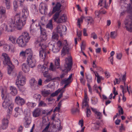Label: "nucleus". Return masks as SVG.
<instances>
[{
  "label": "nucleus",
  "mask_w": 132,
  "mask_h": 132,
  "mask_svg": "<svg viewBox=\"0 0 132 132\" xmlns=\"http://www.w3.org/2000/svg\"><path fill=\"white\" fill-rule=\"evenodd\" d=\"M49 69L50 70L53 71H55V69L54 67L53 64L52 63H51Z\"/></svg>",
  "instance_id": "a18cd8bd"
},
{
  "label": "nucleus",
  "mask_w": 132,
  "mask_h": 132,
  "mask_svg": "<svg viewBox=\"0 0 132 132\" xmlns=\"http://www.w3.org/2000/svg\"><path fill=\"white\" fill-rule=\"evenodd\" d=\"M61 4L59 2H57L53 8L52 11L49 13V15H51L55 13L53 16V19L54 21H57L59 18L60 13L61 12L60 10Z\"/></svg>",
  "instance_id": "423d86ee"
},
{
  "label": "nucleus",
  "mask_w": 132,
  "mask_h": 132,
  "mask_svg": "<svg viewBox=\"0 0 132 132\" xmlns=\"http://www.w3.org/2000/svg\"><path fill=\"white\" fill-rule=\"evenodd\" d=\"M86 78L87 79V85L88 84H90L92 81V77L91 76L88 75L86 76Z\"/></svg>",
  "instance_id": "4c0bfd02"
},
{
  "label": "nucleus",
  "mask_w": 132,
  "mask_h": 132,
  "mask_svg": "<svg viewBox=\"0 0 132 132\" xmlns=\"http://www.w3.org/2000/svg\"><path fill=\"white\" fill-rule=\"evenodd\" d=\"M14 10L16 11L18 7L17 0H14L13 3Z\"/></svg>",
  "instance_id": "72a5a7b5"
},
{
  "label": "nucleus",
  "mask_w": 132,
  "mask_h": 132,
  "mask_svg": "<svg viewBox=\"0 0 132 132\" xmlns=\"http://www.w3.org/2000/svg\"><path fill=\"white\" fill-rule=\"evenodd\" d=\"M119 115H122L123 114V111L122 108H121L118 110Z\"/></svg>",
  "instance_id": "338daca9"
},
{
  "label": "nucleus",
  "mask_w": 132,
  "mask_h": 132,
  "mask_svg": "<svg viewBox=\"0 0 132 132\" xmlns=\"http://www.w3.org/2000/svg\"><path fill=\"white\" fill-rule=\"evenodd\" d=\"M85 44L84 42H82V44L81 45V50H84L85 49Z\"/></svg>",
  "instance_id": "6e6d98bb"
},
{
  "label": "nucleus",
  "mask_w": 132,
  "mask_h": 132,
  "mask_svg": "<svg viewBox=\"0 0 132 132\" xmlns=\"http://www.w3.org/2000/svg\"><path fill=\"white\" fill-rule=\"evenodd\" d=\"M6 17L5 7L2 6H0V19H4Z\"/></svg>",
  "instance_id": "dca6fc26"
},
{
  "label": "nucleus",
  "mask_w": 132,
  "mask_h": 132,
  "mask_svg": "<svg viewBox=\"0 0 132 132\" xmlns=\"http://www.w3.org/2000/svg\"><path fill=\"white\" fill-rule=\"evenodd\" d=\"M109 60L110 61L112 64H113V56H110L109 58Z\"/></svg>",
  "instance_id": "69168bd1"
},
{
  "label": "nucleus",
  "mask_w": 132,
  "mask_h": 132,
  "mask_svg": "<svg viewBox=\"0 0 132 132\" xmlns=\"http://www.w3.org/2000/svg\"><path fill=\"white\" fill-rule=\"evenodd\" d=\"M9 22V26H7L5 24H3L2 25L0 28H2L3 31L4 30L5 32H12L15 28L16 26L17 29L20 30L22 29H19L18 28L17 25L13 20V18L11 19Z\"/></svg>",
  "instance_id": "20e7f679"
},
{
  "label": "nucleus",
  "mask_w": 132,
  "mask_h": 132,
  "mask_svg": "<svg viewBox=\"0 0 132 132\" xmlns=\"http://www.w3.org/2000/svg\"><path fill=\"white\" fill-rule=\"evenodd\" d=\"M34 97L37 101H39L40 100L41 96L40 94H36L34 95Z\"/></svg>",
  "instance_id": "e433bc0d"
},
{
  "label": "nucleus",
  "mask_w": 132,
  "mask_h": 132,
  "mask_svg": "<svg viewBox=\"0 0 132 132\" xmlns=\"http://www.w3.org/2000/svg\"><path fill=\"white\" fill-rule=\"evenodd\" d=\"M66 19L65 16L64 14H63V15L61 16L58 19L57 22L58 23H62L66 21Z\"/></svg>",
  "instance_id": "a878e982"
},
{
  "label": "nucleus",
  "mask_w": 132,
  "mask_h": 132,
  "mask_svg": "<svg viewBox=\"0 0 132 132\" xmlns=\"http://www.w3.org/2000/svg\"><path fill=\"white\" fill-rule=\"evenodd\" d=\"M51 93L50 91L49 90H44L41 92V94L43 96L46 97L48 96Z\"/></svg>",
  "instance_id": "bb28decb"
},
{
  "label": "nucleus",
  "mask_w": 132,
  "mask_h": 132,
  "mask_svg": "<svg viewBox=\"0 0 132 132\" xmlns=\"http://www.w3.org/2000/svg\"><path fill=\"white\" fill-rule=\"evenodd\" d=\"M96 73L97 74V75H95V76L97 78V81L98 83H100L101 81V79L100 76H99L98 74L97 73Z\"/></svg>",
  "instance_id": "13d9d810"
},
{
  "label": "nucleus",
  "mask_w": 132,
  "mask_h": 132,
  "mask_svg": "<svg viewBox=\"0 0 132 132\" xmlns=\"http://www.w3.org/2000/svg\"><path fill=\"white\" fill-rule=\"evenodd\" d=\"M83 77H81L80 79L81 83L84 85H85V80L83 79Z\"/></svg>",
  "instance_id": "5fc2aeb1"
},
{
  "label": "nucleus",
  "mask_w": 132,
  "mask_h": 132,
  "mask_svg": "<svg viewBox=\"0 0 132 132\" xmlns=\"http://www.w3.org/2000/svg\"><path fill=\"white\" fill-rule=\"evenodd\" d=\"M42 109L39 108L35 109L32 112L33 116L34 117H39L42 114Z\"/></svg>",
  "instance_id": "6ab92c4d"
},
{
  "label": "nucleus",
  "mask_w": 132,
  "mask_h": 132,
  "mask_svg": "<svg viewBox=\"0 0 132 132\" xmlns=\"http://www.w3.org/2000/svg\"><path fill=\"white\" fill-rule=\"evenodd\" d=\"M3 63L4 65H8L9 68L8 69V74H10L14 68L13 66L12 65V63L10 61V58L8 54L6 53H3L2 54Z\"/></svg>",
  "instance_id": "0eeeda50"
},
{
  "label": "nucleus",
  "mask_w": 132,
  "mask_h": 132,
  "mask_svg": "<svg viewBox=\"0 0 132 132\" xmlns=\"http://www.w3.org/2000/svg\"><path fill=\"white\" fill-rule=\"evenodd\" d=\"M13 107H12L11 108H9L7 110V115L6 117L8 118H10V116L11 115Z\"/></svg>",
  "instance_id": "c85d7f7f"
},
{
  "label": "nucleus",
  "mask_w": 132,
  "mask_h": 132,
  "mask_svg": "<svg viewBox=\"0 0 132 132\" xmlns=\"http://www.w3.org/2000/svg\"><path fill=\"white\" fill-rule=\"evenodd\" d=\"M4 48L6 51H9L10 49V46L6 44H4Z\"/></svg>",
  "instance_id": "a19ab883"
},
{
  "label": "nucleus",
  "mask_w": 132,
  "mask_h": 132,
  "mask_svg": "<svg viewBox=\"0 0 132 132\" xmlns=\"http://www.w3.org/2000/svg\"><path fill=\"white\" fill-rule=\"evenodd\" d=\"M55 79V78L52 79V77H51V78H47V79L45 80L44 81V82L45 83H47L52 80H54Z\"/></svg>",
  "instance_id": "3c124183"
},
{
  "label": "nucleus",
  "mask_w": 132,
  "mask_h": 132,
  "mask_svg": "<svg viewBox=\"0 0 132 132\" xmlns=\"http://www.w3.org/2000/svg\"><path fill=\"white\" fill-rule=\"evenodd\" d=\"M84 18V16H82L80 19H78V24L79 26V27L80 26V21H82L83 19Z\"/></svg>",
  "instance_id": "8fccbe9b"
},
{
  "label": "nucleus",
  "mask_w": 132,
  "mask_h": 132,
  "mask_svg": "<svg viewBox=\"0 0 132 132\" xmlns=\"http://www.w3.org/2000/svg\"><path fill=\"white\" fill-rule=\"evenodd\" d=\"M119 80H118V79H117L116 78H115L116 82L115 81H114V85L115 84H119L120 83V81L121 80V79L120 77H119Z\"/></svg>",
  "instance_id": "052dcab7"
},
{
  "label": "nucleus",
  "mask_w": 132,
  "mask_h": 132,
  "mask_svg": "<svg viewBox=\"0 0 132 132\" xmlns=\"http://www.w3.org/2000/svg\"><path fill=\"white\" fill-rule=\"evenodd\" d=\"M50 125V122H49V123L46 126V127L43 130L42 132H45L46 131H47L48 128L49 127Z\"/></svg>",
  "instance_id": "de8ad7c7"
},
{
  "label": "nucleus",
  "mask_w": 132,
  "mask_h": 132,
  "mask_svg": "<svg viewBox=\"0 0 132 132\" xmlns=\"http://www.w3.org/2000/svg\"><path fill=\"white\" fill-rule=\"evenodd\" d=\"M132 4V0H130ZM127 12L130 14L129 17L130 20L128 22L125 23V28L128 31L132 32V5L130 4H127L126 7Z\"/></svg>",
  "instance_id": "39448f33"
},
{
  "label": "nucleus",
  "mask_w": 132,
  "mask_h": 132,
  "mask_svg": "<svg viewBox=\"0 0 132 132\" xmlns=\"http://www.w3.org/2000/svg\"><path fill=\"white\" fill-rule=\"evenodd\" d=\"M24 119L25 121L24 123V125L25 127L28 128L31 122V119L29 117H26Z\"/></svg>",
  "instance_id": "4be33fe9"
},
{
  "label": "nucleus",
  "mask_w": 132,
  "mask_h": 132,
  "mask_svg": "<svg viewBox=\"0 0 132 132\" xmlns=\"http://www.w3.org/2000/svg\"><path fill=\"white\" fill-rule=\"evenodd\" d=\"M69 48L68 44L64 46L61 51V55L62 56H65L66 54H68Z\"/></svg>",
  "instance_id": "a211bd4d"
},
{
  "label": "nucleus",
  "mask_w": 132,
  "mask_h": 132,
  "mask_svg": "<svg viewBox=\"0 0 132 132\" xmlns=\"http://www.w3.org/2000/svg\"><path fill=\"white\" fill-rule=\"evenodd\" d=\"M47 10V5L45 4L42 3L39 5V11L42 14H45Z\"/></svg>",
  "instance_id": "4468645a"
},
{
  "label": "nucleus",
  "mask_w": 132,
  "mask_h": 132,
  "mask_svg": "<svg viewBox=\"0 0 132 132\" xmlns=\"http://www.w3.org/2000/svg\"><path fill=\"white\" fill-rule=\"evenodd\" d=\"M60 60L59 58L56 59L55 61V67L57 69L60 68Z\"/></svg>",
  "instance_id": "c756f323"
},
{
  "label": "nucleus",
  "mask_w": 132,
  "mask_h": 132,
  "mask_svg": "<svg viewBox=\"0 0 132 132\" xmlns=\"http://www.w3.org/2000/svg\"><path fill=\"white\" fill-rule=\"evenodd\" d=\"M22 70L25 73L28 72L30 69L29 68L26 63L22 64L21 65Z\"/></svg>",
  "instance_id": "393cba45"
},
{
  "label": "nucleus",
  "mask_w": 132,
  "mask_h": 132,
  "mask_svg": "<svg viewBox=\"0 0 132 132\" xmlns=\"http://www.w3.org/2000/svg\"><path fill=\"white\" fill-rule=\"evenodd\" d=\"M65 62L64 64V67L66 69L62 70V71L67 73V70L69 69L70 70L71 69L72 64V59L71 58H66L65 59Z\"/></svg>",
  "instance_id": "f8f14e48"
},
{
  "label": "nucleus",
  "mask_w": 132,
  "mask_h": 132,
  "mask_svg": "<svg viewBox=\"0 0 132 132\" xmlns=\"http://www.w3.org/2000/svg\"><path fill=\"white\" fill-rule=\"evenodd\" d=\"M15 102L19 105L22 106L25 104L26 100L19 96H18L15 97Z\"/></svg>",
  "instance_id": "ddd939ff"
},
{
  "label": "nucleus",
  "mask_w": 132,
  "mask_h": 132,
  "mask_svg": "<svg viewBox=\"0 0 132 132\" xmlns=\"http://www.w3.org/2000/svg\"><path fill=\"white\" fill-rule=\"evenodd\" d=\"M48 47L49 48L50 50H52V51L54 53H56L58 52L60 50L59 48L56 47H55V46L54 45H52L51 44H49L48 45Z\"/></svg>",
  "instance_id": "412c9836"
},
{
  "label": "nucleus",
  "mask_w": 132,
  "mask_h": 132,
  "mask_svg": "<svg viewBox=\"0 0 132 132\" xmlns=\"http://www.w3.org/2000/svg\"><path fill=\"white\" fill-rule=\"evenodd\" d=\"M58 37V36L57 34L53 33L52 36V38L54 40H57Z\"/></svg>",
  "instance_id": "37998d69"
},
{
  "label": "nucleus",
  "mask_w": 132,
  "mask_h": 132,
  "mask_svg": "<svg viewBox=\"0 0 132 132\" xmlns=\"http://www.w3.org/2000/svg\"><path fill=\"white\" fill-rule=\"evenodd\" d=\"M89 101V99L87 96V94L86 93H85L84 98L83 99L82 102V108H84L85 107H87L86 114L87 116V117H89L91 114L90 109L88 108L89 105L88 104V102Z\"/></svg>",
  "instance_id": "9b49d317"
},
{
  "label": "nucleus",
  "mask_w": 132,
  "mask_h": 132,
  "mask_svg": "<svg viewBox=\"0 0 132 132\" xmlns=\"http://www.w3.org/2000/svg\"><path fill=\"white\" fill-rule=\"evenodd\" d=\"M72 74H71L68 78L67 79H65L63 80V81L65 84H67L68 85L69 83L71 82V79L72 78Z\"/></svg>",
  "instance_id": "cd10ccee"
},
{
  "label": "nucleus",
  "mask_w": 132,
  "mask_h": 132,
  "mask_svg": "<svg viewBox=\"0 0 132 132\" xmlns=\"http://www.w3.org/2000/svg\"><path fill=\"white\" fill-rule=\"evenodd\" d=\"M30 83L31 86L35 87L37 84V81L35 79H32L30 80Z\"/></svg>",
  "instance_id": "f704fd0d"
},
{
  "label": "nucleus",
  "mask_w": 132,
  "mask_h": 132,
  "mask_svg": "<svg viewBox=\"0 0 132 132\" xmlns=\"http://www.w3.org/2000/svg\"><path fill=\"white\" fill-rule=\"evenodd\" d=\"M56 47L59 48L60 49V47L62 45V43L59 40L57 43Z\"/></svg>",
  "instance_id": "bf43d9fd"
},
{
  "label": "nucleus",
  "mask_w": 132,
  "mask_h": 132,
  "mask_svg": "<svg viewBox=\"0 0 132 132\" xmlns=\"http://www.w3.org/2000/svg\"><path fill=\"white\" fill-rule=\"evenodd\" d=\"M29 12L27 8H24L22 10L21 16L20 17L18 14H17L13 18V20L18 25L19 29H22L26 23Z\"/></svg>",
  "instance_id": "f257e3e1"
},
{
  "label": "nucleus",
  "mask_w": 132,
  "mask_h": 132,
  "mask_svg": "<svg viewBox=\"0 0 132 132\" xmlns=\"http://www.w3.org/2000/svg\"><path fill=\"white\" fill-rule=\"evenodd\" d=\"M30 38L28 33L26 32H22L21 35L17 39L13 36L9 37V39L13 44L17 43L20 47H23L28 43Z\"/></svg>",
  "instance_id": "f03ea898"
},
{
  "label": "nucleus",
  "mask_w": 132,
  "mask_h": 132,
  "mask_svg": "<svg viewBox=\"0 0 132 132\" xmlns=\"http://www.w3.org/2000/svg\"><path fill=\"white\" fill-rule=\"evenodd\" d=\"M102 9H101L99 11V13H98V14H105L106 13V11L103 9V10H101Z\"/></svg>",
  "instance_id": "603ef678"
},
{
  "label": "nucleus",
  "mask_w": 132,
  "mask_h": 132,
  "mask_svg": "<svg viewBox=\"0 0 132 132\" xmlns=\"http://www.w3.org/2000/svg\"><path fill=\"white\" fill-rule=\"evenodd\" d=\"M39 28L41 31V35L40 39L41 42L45 41L47 38V35L44 30H42V28L40 25H39Z\"/></svg>",
  "instance_id": "f3484780"
},
{
  "label": "nucleus",
  "mask_w": 132,
  "mask_h": 132,
  "mask_svg": "<svg viewBox=\"0 0 132 132\" xmlns=\"http://www.w3.org/2000/svg\"><path fill=\"white\" fill-rule=\"evenodd\" d=\"M38 68L43 73H48V69L46 66L43 65H39L38 66Z\"/></svg>",
  "instance_id": "aec40b11"
},
{
  "label": "nucleus",
  "mask_w": 132,
  "mask_h": 132,
  "mask_svg": "<svg viewBox=\"0 0 132 132\" xmlns=\"http://www.w3.org/2000/svg\"><path fill=\"white\" fill-rule=\"evenodd\" d=\"M25 78L23 75L22 72H20L17 76L15 82L16 85L20 90H22V89L20 88V86L24 85L25 84Z\"/></svg>",
  "instance_id": "9d476101"
},
{
  "label": "nucleus",
  "mask_w": 132,
  "mask_h": 132,
  "mask_svg": "<svg viewBox=\"0 0 132 132\" xmlns=\"http://www.w3.org/2000/svg\"><path fill=\"white\" fill-rule=\"evenodd\" d=\"M117 36L116 33L115 31L111 32L110 37L113 39H115Z\"/></svg>",
  "instance_id": "ea45409f"
},
{
  "label": "nucleus",
  "mask_w": 132,
  "mask_h": 132,
  "mask_svg": "<svg viewBox=\"0 0 132 132\" xmlns=\"http://www.w3.org/2000/svg\"><path fill=\"white\" fill-rule=\"evenodd\" d=\"M46 27L51 30L53 29V26L52 23V20H50L49 21V22L46 25Z\"/></svg>",
  "instance_id": "c9c22d12"
},
{
  "label": "nucleus",
  "mask_w": 132,
  "mask_h": 132,
  "mask_svg": "<svg viewBox=\"0 0 132 132\" xmlns=\"http://www.w3.org/2000/svg\"><path fill=\"white\" fill-rule=\"evenodd\" d=\"M46 106V104L43 101H41L39 102L38 106Z\"/></svg>",
  "instance_id": "c03bdc74"
},
{
  "label": "nucleus",
  "mask_w": 132,
  "mask_h": 132,
  "mask_svg": "<svg viewBox=\"0 0 132 132\" xmlns=\"http://www.w3.org/2000/svg\"><path fill=\"white\" fill-rule=\"evenodd\" d=\"M122 56V54L121 53L117 54L116 57L118 59L120 60Z\"/></svg>",
  "instance_id": "0e129e2a"
},
{
  "label": "nucleus",
  "mask_w": 132,
  "mask_h": 132,
  "mask_svg": "<svg viewBox=\"0 0 132 132\" xmlns=\"http://www.w3.org/2000/svg\"><path fill=\"white\" fill-rule=\"evenodd\" d=\"M10 118H8L7 117L4 118L2 120V125L1 128L3 129H7L9 123V120Z\"/></svg>",
  "instance_id": "2eb2a0df"
},
{
  "label": "nucleus",
  "mask_w": 132,
  "mask_h": 132,
  "mask_svg": "<svg viewBox=\"0 0 132 132\" xmlns=\"http://www.w3.org/2000/svg\"><path fill=\"white\" fill-rule=\"evenodd\" d=\"M14 110L16 113L14 115V116L16 117L18 115H20L23 113V111L22 108H20L19 107H17L15 108Z\"/></svg>",
  "instance_id": "5701e85b"
},
{
  "label": "nucleus",
  "mask_w": 132,
  "mask_h": 132,
  "mask_svg": "<svg viewBox=\"0 0 132 132\" xmlns=\"http://www.w3.org/2000/svg\"><path fill=\"white\" fill-rule=\"evenodd\" d=\"M91 37H92L94 39H96L97 38V35L95 32H93L91 34Z\"/></svg>",
  "instance_id": "4d7b16f0"
},
{
  "label": "nucleus",
  "mask_w": 132,
  "mask_h": 132,
  "mask_svg": "<svg viewBox=\"0 0 132 132\" xmlns=\"http://www.w3.org/2000/svg\"><path fill=\"white\" fill-rule=\"evenodd\" d=\"M48 73H46L43 74V75L44 77L47 78H49L51 77L50 75L49 74H48Z\"/></svg>",
  "instance_id": "680f3d73"
},
{
  "label": "nucleus",
  "mask_w": 132,
  "mask_h": 132,
  "mask_svg": "<svg viewBox=\"0 0 132 132\" xmlns=\"http://www.w3.org/2000/svg\"><path fill=\"white\" fill-rule=\"evenodd\" d=\"M26 55L27 56V63L29 68H33L36 65V61L33 56V52L31 49H27L25 51Z\"/></svg>",
  "instance_id": "7ed1b4c3"
},
{
  "label": "nucleus",
  "mask_w": 132,
  "mask_h": 132,
  "mask_svg": "<svg viewBox=\"0 0 132 132\" xmlns=\"http://www.w3.org/2000/svg\"><path fill=\"white\" fill-rule=\"evenodd\" d=\"M95 114H96V118L98 119H101L102 117V115L101 113L98 112L97 111L96 112Z\"/></svg>",
  "instance_id": "58836bf2"
},
{
  "label": "nucleus",
  "mask_w": 132,
  "mask_h": 132,
  "mask_svg": "<svg viewBox=\"0 0 132 132\" xmlns=\"http://www.w3.org/2000/svg\"><path fill=\"white\" fill-rule=\"evenodd\" d=\"M92 103L94 104H95L97 103L98 102L97 99L96 98H94L91 99Z\"/></svg>",
  "instance_id": "09e8293b"
},
{
  "label": "nucleus",
  "mask_w": 132,
  "mask_h": 132,
  "mask_svg": "<svg viewBox=\"0 0 132 132\" xmlns=\"http://www.w3.org/2000/svg\"><path fill=\"white\" fill-rule=\"evenodd\" d=\"M1 96L2 99L4 100V101L2 104L3 107L5 109L7 108H11L12 107H14V104L9 99H7L6 97L4 96L3 94L4 90L3 89H1Z\"/></svg>",
  "instance_id": "1a4fd4ad"
},
{
  "label": "nucleus",
  "mask_w": 132,
  "mask_h": 132,
  "mask_svg": "<svg viewBox=\"0 0 132 132\" xmlns=\"http://www.w3.org/2000/svg\"><path fill=\"white\" fill-rule=\"evenodd\" d=\"M78 111V108H77L76 109L73 108L71 110V112L72 113H74L77 112Z\"/></svg>",
  "instance_id": "774afa93"
},
{
  "label": "nucleus",
  "mask_w": 132,
  "mask_h": 132,
  "mask_svg": "<svg viewBox=\"0 0 132 132\" xmlns=\"http://www.w3.org/2000/svg\"><path fill=\"white\" fill-rule=\"evenodd\" d=\"M5 4L7 9H9L10 8V2L9 0H3Z\"/></svg>",
  "instance_id": "473e14b6"
},
{
  "label": "nucleus",
  "mask_w": 132,
  "mask_h": 132,
  "mask_svg": "<svg viewBox=\"0 0 132 132\" xmlns=\"http://www.w3.org/2000/svg\"><path fill=\"white\" fill-rule=\"evenodd\" d=\"M25 0H18V1L19 2L20 6L22 7L24 5L23 2Z\"/></svg>",
  "instance_id": "864d4df0"
},
{
  "label": "nucleus",
  "mask_w": 132,
  "mask_h": 132,
  "mask_svg": "<svg viewBox=\"0 0 132 132\" xmlns=\"http://www.w3.org/2000/svg\"><path fill=\"white\" fill-rule=\"evenodd\" d=\"M62 89H59L54 92L51 95V96L52 97H54L57 95L60 92H61L62 90Z\"/></svg>",
  "instance_id": "7c9ffc66"
},
{
  "label": "nucleus",
  "mask_w": 132,
  "mask_h": 132,
  "mask_svg": "<svg viewBox=\"0 0 132 132\" xmlns=\"http://www.w3.org/2000/svg\"><path fill=\"white\" fill-rule=\"evenodd\" d=\"M37 46H38V48L41 50L39 51V56L40 57L45 59L46 57V55L50 53V52L48 51L47 46L44 44L42 43H38L36 44Z\"/></svg>",
  "instance_id": "6e6552de"
},
{
  "label": "nucleus",
  "mask_w": 132,
  "mask_h": 132,
  "mask_svg": "<svg viewBox=\"0 0 132 132\" xmlns=\"http://www.w3.org/2000/svg\"><path fill=\"white\" fill-rule=\"evenodd\" d=\"M82 35V31L80 30L79 31H77V35L78 36V38H79L80 39H81L80 37Z\"/></svg>",
  "instance_id": "e2e57ef3"
},
{
  "label": "nucleus",
  "mask_w": 132,
  "mask_h": 132,
  "mask_svg": "<svg viewBox=\"0 0 132 132\" xmlns=\"http://www.w3.org/2000/svg\"><path fill=\"white\" fill-rule=\"evenodd\" d=\"M62 27V26L61 24H59L57 26V33L60 34V35L61 36H62V31L61 28Z\"/></svg>",
  "instance_id": "2f4dec72"
},
{
  "label": "nucleus",
  "mask_w": 132,
  "mask_h": 132,
  "mask_svg": "<svg viewBox=\"0 0 132 132\" xmlns=\"http://www.w3.org/2000/svg\"><path fill=\"white\" fill-rule=\"evenodd\" d=\"M10 89L11 90L10 93L13 95L15 96L17 94V90L15 87L11 86L10 87Z\"/></svg>",
  "instance_id": "b1692460"
},
{
  "label": "nucleus",
  "mask_w": 132,
  "mask_h": 132,
  "mask_svg": "<svg viewBox=\"0 0 132 132\" xmlns=\"http://www.w3.org/2000/svg\"><path fill=\"white\" fill-rule=\"evenodd\" d=\"M26 53L25 51H22L20 53V56L22 57L23 58H24L26 56Z\"/></svg>",
  "instance_id": "49530a36"
},
{
  "label": "nucleus",
  "mask_w": 132,
  "mask_h": 132,
  "mask_svg": "<svg viewBox=\"0 0 132 132\" xmlns=\"http://www.w3.org/2000/svg\"><path fill=\"white\" fill-rule=\"evenodd\" d=\"M32 12H34V14H36L38 12V10L36 8V6L34 5L32 7Z\"/></svg>",
  "instance_id": "79ce46f5"
}]
</instances>
